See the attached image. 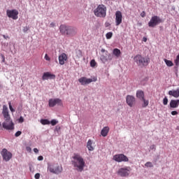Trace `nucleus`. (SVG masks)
<instances>
[{
    "mask_svg": "<svg viewBox=\"0 0 179 179\" xmlns=\"http://www.w3.org/2000/svg\"><path fill=\"white\" fill-rule=\"evenodd\" d=\"M73 160L71 163L73 167L76 169L77 171L82 173L83 170H85V167H86V162H85V159L82 157L80 154L74 153L72 157Z\"/></svg>",
    "mask_w": 179,
    "mask_h": 179,
    "instance_id": "f257e3e1",
    "label": "nucleus"
},
{
    "mask_svg": "<svg viewBox=\"0 0 179 179\" xmlns=\"http://www.w3.org/2000/svg\"><path fill=\"white\" fill-rule=\"evenodd\" d=\"M59 30L62 36H69V37H73L78 33L76 28L66 24L60 25Z\"/></svg>",
    "mask_w": 179,
    "mask_h": 179,
    "instance_id": "f03ea898",
    "label": "nucleus"
},
{
    "mask_svg": "<svg viewBox=\"0 0 179 179\" xmlns=\"http://www.w3.org/2000/svg\"><path fill=\"white\" fill-rule=\"evenodd\" d=\"M94 14L96 17H106L107 15V7L103 4H99L94 10Z\"/></svg>",
    "mask_w": 179,
    "mask_h": 179,
    "instance_id": "7ed1b4c3",
    "label": "nucleus"
},
{
    "mask_svg": "<svg viewBox=\"0 0 179 179\" xmlns=\"http://www.w3.org/2000/svg\"><path fill=\"white\" fill-rule=\"evenodd\" d=\"M134 59L138 66H148V65L149 64V59H145L141 55H136Z\"/></svg>",
    "mask_w": 179,
    "mask_h": 179,
    "instance_id": "20e7f679",
    "label": "nucleus"
},
{
    "mask_svg": "<svg viewBox=\"0 0 179 179\" xmlns=\"http://www.w3.org/2000/svg\"><path fill=\"white\" fill-rule=\"evenodd\" d=\"M78 82L82 86H86V85H90V83H92V82H97V77H94L92 78L81 77L78 79Z\"/></svg>",
    "mask_w": 179,
    "mask_h": 179,
    "instance_id": "39448f33",
    "label": "nucleus"
},
{
    "mask_svg": "<svg viewBox=\"0 0 179 179\" xmlns=\"http://www.w3.org/2000/svg\"><path fill=\"white\" fill-rule=\"evenodd\" d=\"M2 125L3 128H4V129H7V131H12L13 129H15V124H13L10 117L5 119V122H3Z\"/></svg>",
    "mask_w": 179,
    "mask_h": 179,
    "instance_id": "423d86ee",
    "label": "nucleus"
},
{
    "mask_svg": "<svg viewBox=\"0 0 179 179\" xmlns=\"http://www.w3.org/2000/svg\"><path fill=\"white\" fill-rule=\"evenodd\" d=\"M159 23H162V20L160 19V17L157 15L152 16L148 22L149 27H156L157 24Z\"/></svg>",
    "mask_w": 179,
    "mask_h": 179,
    "instance_id": "0eeeda50",
    "label": "nucleus"
},
{
    "mask_svg": "<svg viewBox=\"0 0 179 179\" xmlns=\"http://www.w3.org/2000/svg\"><path fill=\"white\" fill-rule=\"evenodd\" d=\"M113 160L117 162V163H122V162H129V159L124 154H117L113 156Z\"/></svg>",
    "mask_w": 179,
    "mask_h": 179,
    "instance_id": "6e6552de",
    "label": "nucleus"
},
{
    "mask_svg": "<svg viewBox=\"0 0 179 179\" xmlns=\"http://www.w3.org/2000/svg\"><path fill=\"white\" fill-rule=\"evenodd\" d=\"M1 155L3 157V160L5 162H9L12 159L13 155L10 152L8 151L6 148H3L1 152Z\"/></svg>",
    "mask_w": 179,
    "mask_h": 179,
    "instance_id": "1a4fd4ad",
    "label": "nucleus"
},
{
    "mask_svg": "<svg viewBox=\"0 0 179 179\" xmlns=\"http://www.w3.org/2000/svg\"><path fill=\"white\" fill-rule=\"evenodd\" d=\"M130 169L131 168L128 166L120 168L117 171L118 176H120V177H128V176H129Z\"/></svg>",
    "mask_w": 179,
    "mask_h": 179,
    "instance_id": "9d476101",
    "label": "nucleus"
},
{
    "mask_svg": "<svg viewBox=\"0 0 179 179\" xmlns=\"http://www.w3.org/2000/svg\"><path fill=\"white\" fill-rule=\"evenodd\" d=\"M6 15L8 17H10L13 20H17V15H19V11L17 10H7Z\"/></svg>",
    "mask_w": 179,
    "mask_h": 179,
    "instance_id": "9b49d317",
    "label": "nucleus"
},
{
    "mask_svg": "<svg viewBox=\"0 0 179 179\" xmlns=\"http://www.w3.org/2000/svg\"><path fill=\"white\" fill-rule=\"evenodd\" d=\"M126 103L129 107H134L136 103V99L132 95H127L126 96Z\"/></svg>",
    "mask_w": 179,
    "mask_h": 179,
    "instance_id": "f8f14e48",
    "label": "nucleus"
},
{
    "mask_svg": "<svg viewBox=\"0 0 179 179\" xmlns=\"http://www.w3.org/2000/svg\"><path fill=\"white\" fill-rule=\"evenodd\" d=\"M62 100L60 99H49V107H55V106H62Z\"/></svg>",
    "mask_w": 179,
    "mask_h": 179,
    "instance_id": "ddd939ff",
    "label": "nucleus"
},
{
    "mask_svg": "<svg viewBox=\"0 0 179 179\" xmlns=\"http://www.w3.org/2000/svg\"><path fill=\"white\" fill-rule=\"evenodd\" d=\"M48 170L50 173H53L54 174H60V173H62V166L57 165L55 169H54L52 166H50Z\"/></svg>",
    "mask_w": 179,
    "mask_h": 179,
    "instance_id": "4468645a",
    "label": "nucleus"
},
{
    "mask_svg": "<svg viewBox=\"0 0 179 179\" xmlns=\"http://www.w3.org/2000/svg\"><path fill=\"white\" fill-rule=\"evenodd\" d=\"M115 23L116 26H120L122 23V13L121 11H117L115 13Z\"/></svg>",
    "mask_w": 179,
    "mask_h": 179,
    "instance_id": "2eb2a0df",
    "label": "nucleus"
},
{
    "mask_svg": "<svg viewBox=\"0 0 179 179\" xmlns=\"http://www.w3.org/2000/svg\"><path fill=\"white\" fill-rule=\"evenodd\" d=\"M113 58V55H111L110 53H108V52H106V56L104 55L101 56V61H102L103 64H106V62H108V61H111Z\"/></svg>",
    "mask_w": 179,
    "mask_h": 179,
    "instance_id": "dca6fc26",
    "label": "nucleus"
},
{
    "mask_svg": "<svg viewBox=\"0 0 179 179\" xmlns=\"http://www.w3.org/2000/svg\"><path fill=\"white\" fill-rule=\"evenodd\" d=\"M68 60V56L65 53H62L59 55V64L60 65H64L65 62Z\"/></svg>",
    "mask_w": 179,
    "mask_h": 179,
    "instance_id": "f3484780",
    "label": "nucleus"
},
{
    "mask_svg": "<svg viewBox=\"0 0 179 179\" xmlns=\"http://www.w3.org/2000/svg\"><path fill=\"white\" fill-rule=\"evenodd\" d=\"M2 114L3 115L4 120H8L10 118V115H9V109H8V106L6 105L3 106Z\"/></svg>",
    "mask_w": 179,
    "mask_h": 179,
    "instance_id": "a211bd4d",
    "label": "nucleus"
},
{
    "mask_svg": "<svg viewBox=\"0 0 179 179\" xmlns=\"http://www.w3.org/2000/svg\"><path fill=\"white\" fill-rule=\"evenodd\" d=\"M43 80H48V79H55V75L51 74L50 72H45L42 76Z\"/></svg>",
    "mask_w": 179,
    "mask_h": 179,
    "instance_id": "6ab92c4d",
    "label": "nucleus"
},
{
    "mask_svg": "<svg viewBox=\"0 0 179 179\" xmlns=\"http://www.w3.org/2000/svg\"><path fill=\"white\" fill-rule=\"evenodd\" d=\"M179 99L171 100L169 103L170 108H178Z\"/></svg>",
    "mask_w": 179,
    "mask_h": 179,
    "instance_id": "aec40b11",
    "label": "nucleus"
},
{
    "mask_svg": "<svg viewBox=\"0 0 179 179\" xmlns=\"http://www.w3.org/2000/svg\"><path fill=\"white\" fill-rule=\"evenodd\" d=\"M168 94L169 96H173V97H176V99H177L179 97V88L177 90H170Z\"/></svg>",
    "mask_w": 179,
    "mask_h": 179,
    "instance_id": "412c9836",
    "label": "nucleus"
},
{
    "mask_svg": "<svg viewBox=\"0 0 179 179\" xmlns=\"http://www.w3.org/2000/svg\"><path fill=\"white\" fill-rule=\"evenodd\" d=\"M108 132H110V127H105L101 131V136L106 137L108 135Z\"/></svg>",
    "mask_w": 179,
    "mask_h": 179,
    "instance_id": "4be33fe9",
    "label": "nucleus"
},
{
    "mask_svg": "<svg viewBox=\"0 0 179 179\" xmlns=\"http://www.w3.org/2000/svg\"><path fill=\"white\" fill-rule=\"evenodd\" d=\"M136 98L139 99V100H142L145 99V93L142 90H138L136 92Z\"/></svg>",
    "mask_w": 179,
    "mask_h": 179,
    "instance_id": "5701e85b",
    "label": "nucleus"
},
{
    "mask_svg": "<svg viewBox=\"0 0 179 179\" xmlns=\"http://www.w3.org/2000/svg\"><path fill=\"white\" fill-rule=\"evenodd\" d=\"M87 148L90 152H93V150H94V148H93V141H92V140H88L87 143Z\"/></svg>",
    "mask_w": 179,
    "mask_h": 179,
    "instance_id": "b1692460",
    "label": "nucleus"
},
{
    "mask_svg": "<svg viewBox=\"0 0 179 179\" xmlns=\"http://www.w3.org/2000/svg\"><path fill=\"white\" fill-rule=\"evenodd\" d=\"M113 52V55H115V57H117V58H118L120 55H121V50H120V49L118 48H115Z\"/></svg>",
    "mask_w": 179,
    "mask_h": 179,
    "instance_id": "393cba45",
    "label": "nucleus"
},
{
    "mask_svg": "<svg viewBox=\"0 0 179 179\" xmlns=\"http://www.w3.org/2000/svg\"><path fill=\"white\" fill-rule=\"evenodd\" d=\"M164 61L166 65H167L168 66H174V63H173V62L171 60L164 59Z\"/></svg>",
    "mask_w": 179,
    "mask_h": 179,
    "instance_id": "a878e982",
    "label": "nucleus"
},
{
    "mask_svg": "<svg viewBox=\"0 0 179 179\" xmlns=\"http://www.w3.org/2000/svg\"><path fill=\"white\" fill-rule=\"evenodd\" d=\"M41 124H42V125H50V122L47 119H41Z\"/></svg>",
    "mask_w": 179,
    "mask_h": 179,
    "instance_id": "bb28decb",
    "label": "nucleus"
},
{
    "mask_svg": "<svg viewBox=\"0 0 179 179\" xmlns=\"http://www.w3.org/2000/svg\"><path fill=\"white\" fill-rule=\"evenodd\" d=\"M142 101H143V103L142 104V107L143 108H145V107H148L149 106V101L145 99V98H143V99H141Z\"/></svg>",
    "mask_w": 179,
    "mask_h": 179,
    "instance_id": "cd10ccee",
    "label": "nucleus"
},
{
    "mask_svg": "<svg viewBox=\"0 0 179 179\" xmlns=\"http://www.w3.org/2000/svg\"><path fill=\"white\" fill-rule=\"evenodd\" d=\"M106 37L107 40H110V38H111V37H113V32H108L106 34Z\"/></svg>",
    "mask_w": 179,
    "mask_h": 179,
    "instance_id": "c85d7f7f",
    "label": "nucleus"
},
{
    "mask_svg": "<svg viewBox=\"0 0 179 179\" xmlns=\"http://www.w3.org/2000/svg\"><path fill=\"white\" fill-rule=\"evenodd\" d=\"M50 124L51 125H52V127L57 125V124H58V120L53 119L50 121Z\"/></svg>",
    "mask_w": 179,
    "mask_h": 179,
    "instance_id": "c756f323",
    "label": "nucleus"
},
{
    "mask_svg": "<svg viewBox=\"0 0 179 179\" xmlns=\"http://www.w3.org/2000/svg\"><path fill=\"white\" fill-rule=\"evenodd\" d=\"M168 103H169V99H167V96H165L163 99L164 106H167Z\"/></svg>",
    "mask_w": 179,
    "mask_h": 179,
    "instance_id": "7c9ffc66",
    "label": "nucleus"
},
{
    "mask_svg": "<svg viewBox=\"0 0 179 179\" xmlns=\"http://www.w3.org/2000/svg\"><path fill=\"white\" fill-rule=\"evenodd\" d=\"M96 60H94V59L91 60V62H90V66H91L92 68H94V66H96Z\"/></svg>",
    "mask_w": 179,
    "mask_h": 179,
    "instance_id": "2f4dec72",
    "label": "nucleus"
},
{
    "mask_svg": "<svg viewBox=\"0 0 179 179\" xmlns=\"http://www.w3.org/2000/svg\"><path fill=\"white\" fill-rule=\"evenodd\" d=\"M145 167H153V164L150 162H148L145 164Z\"/></svg>",
    "mask_w": 179,
    "mask_h": 179,
    "instance_id": "473e14b6",
    "label": "nucleus"
},
{
    "mask_svg": "<svg viewBox=\"0 0 179 179\" xmlns=\"http://www.w3.org/2000/svg\"><path fill=\"white\" fill-rule=\"evenodd\" d=\"M8 106H9L10 111H11V113H15V109H13V107H12V104L10 103V102L8 103Z\"/></svg>",
    "mask_w": 179,
    "mask_h": 179,
    "instance_id": "72a5a7b5",
    "label": "nucleus"
},
{
    "mask_svg": "<svg viewBox=\"0 0 179 179\" xmlns=\"http://www.w3.org/2000/svg\"><path fill=\"white\" fill-rule=\"evenodd\" d=\"M175 64L177 66L179 65V55L176 57V59H175Z\"/></svg>",
    "mask_w": 179,
    "mask_h": 179,
    "instance_id": "f704fd0d",
    "label": "nucleus"
},
{
    "mask_svg": "<svg viewBox=\"0 0 179 179\" xmlns=\"http://www.w3.org/2000/svg\"><path fill=\"white\" fill-rule=\"evenodd\" d=\"M22 135V131H18L15 134V138H17L19 136H20Z\"/></svg>",
    "mask_w": 179,
    "mask_h": 179,
    "instance_id": "c9c22d12",
    "label": "nucleus"
},
{
    "mask_svg": "<svg viewBox=\"0 0 179 179\" xmlns=\"http://www.w3.org/2000/svg\"><path fill=\"white\" fill-rule=\"evenodd\" d=\"M18 122L20 124H22V122H24V118H23L22 116L18 119Z\"/></svg>",
    "mask_w": 179,
    "mask_h": 179,
    "instance_id": "e433bc0d",
    "label": "nucleus"
},
{
    "mask_svg": "<svg viewBox=\"0 0 179 179\" xmlns=\"http://www.w3.org/2000/svg\"><path fill=\"white\" fill-rule=\"evenodd\" d=\"M45 59L46 61H51V58H50V57L48 56V54H45Z\"/></svg>",
    "mask_w": 179,
    "mask_h": 179,
    "instance_id": "4c0bfd02",
    "label": "nucleus"
},
{
    "mask_svg": "<svg viewBox=\"0 0 179 179\" xmlns=\"http://www.w3.org/2000/svg\"><path fill=\"white\" fill-rule=\"evenodd\" d=\"M171 115H178V112L177 110H173L171 113Z\"/></svg>",
    "mask_w": 179,
    "mask_h": 179,
    "instance_id": "58836bf2",
    "label": "nucleus"
},
{
    "mask_svg": "<svg viewBox=\"0 0 179 179\" xmlns=\"http://www.w3.org/2000/svg\"><path fill=\"white\" fill-rule=\"evenodd\" d=\"M150 149L151 150H156V145H150Z\"/></svg>",
    "mask_w": 179,
    "mask_h": 179,
    "instance_id": "ea45409f",
    "label": "nucleus"
},
{
    "mask_svg": "<svg viewBox=\"0 0 179 179\" xmlns=\"http://www.w3.org/2000/svg\"><path fill=\"white\" fill-rule=\"evenodd\" d=\"M23 31L24 33H27V31H29V27H24Z\"/></svg>",
    "mask_w": 179,
    "mask_h": 179,
    "instance_id": "a19ab883",
    "label": "nucleus"
},
{
    "mask_svg": "<svg viewBox=\"0 0 179 179\" xmlns=\"http://www.w3.org/2000/svg\"><path fill=\"white\" fill-rule=\"evenodd\" d=\"M141 17H145L146 16V13H145V11H143L141 13Z\"/></svg>",
    "mask_w": 179,
    "mask_h": 179,
    "instance_id": "79ce46f5",
    "label": "nucleus"
},
{
    "mask_svg": "<svg viewBox=\"0 0 179 179\" xmlns=\"http://www.w3.org/2000/svg\"><path fill=\"white\" fill-rule=\"evenodd\" d=\"M35 178L36 179H40V173H36L35 176H34Z\"/></svg>",
    "mask_w": 179,
    "mask_h": 179,
    "instance_id": "37998d69",
    "label": "nucleus"
},
{
    "mask_svg": "<svg viewBox=\"0 0 179 179\" xmlns=\"http://www.w3.org/2000/svg\"><path fill=\"white\" fill-rule=\"evenodd\" d=\"M27 152H31V148L30 147H26Z\"/></svg>",
    "mask_w": 179,
    "mask_h": 179,
    "instance_id": "c03bdc74",
    "label": "nucleus"
},
{
    "mask_svg": "<svg viewBox=\"0 0 179 179\" xmlns=\"http://www.w3.org/2000/svg\"><path fill=\"white\" fill-rule=\"evenodd\" d=\"M43 159H44V157H43V156L38 157V160L41 161V160H43Z\"/></svg>",
    "mask_w": 179,
    "mask_h": 179,
    "instance_id": "a18cd8bd",
    "label": "nucleus"
},
{
    "mask_svg": "<svg viewBox=\"0 0 179 179\" xmlns=\"http://www.w3.org/2000/svg\"><path fill=\"white\" fill-rule=\"evenodd\" d=\"M78 57H82V51L81 50H78Z\"/></svg>",
    "mask_w": 179,
    "mask_h": 179,
    "instance_id": "49530a36",
    "label": "nucleus"
},
{
    "mask_svg": "<svg viewBox=\"0 0 179 179\" xmlns=\"http://www.w3.org/2000/svg\"><path fill=\"white\" fill-rule=\"evenodd\" d=\"M50 27H55V23L51 22L50 23Z\"/></svg>",
    "mask_w": 179,
    "mask_h": 179,
    "instance_id": "de8ad7c7",
    "label": "nucleus"
},
{
    "mask_svg": "<svg viewBox=\"0 0 179 179\" xmlns=\"http://www.w3.org/2000/svg\"><path fill=\"white\" fill-rule=\"evenodd\" d=\"M2 58V62H5V56L3 55H1Z\"/></svg>",
    "mask_w": 179,
    "mask_h": 179,
    "instance_id": "09e8293b",
    "label": "nucleus"
},
{
    "mask_svg": "<svg viewBox=\"0 0 179 179\" xmlns=\"http://www.w3.org/2000/svg\"><path fill=\"white\" fill-rule=\"evenodd\" d=\"M34 153H38V149L34 148Z\"/></svg>",
    "mask_w": 179,
    "mask_h": 179,
    "instance_id": "8fccbe9b",
    "label": "nucleus"
},
{
    "mask_svg": "<svg viewBox=\"0 0 179 179\" xmlns=\"http://www.w3.org/2000/svg\"><path fill=\"white\" fill-rule=\"evenodd\" d=\"M145 82H148V80H149V78L145 77Z\"/></svg>",
    "mask_w": 179,
    "mask_h": 179,
    "instance_id": "3c124183",
    "label": "nucleus"
},
{
    "mask_svg": "<svg viewBox=\"0 0 179 179\" xmlns=\"http://www.w3.org/2000/svg\"><path fill=\"white\" fill-rule=\"evenodd\" d=\"M143 41H145V43H146V41H148V39L146 38H143Z\"/></svg>",
    "mask_w": 179,
    "mask_h": 179,
    "instance_id": "603ef678",
    "label": "nucleus"
},
{
    "mask_svg": "<svg viewBox=\"0 0 179 179\" xmlns=\"http://www.w3.org/2000/svg\"><path fill=\"white\" fill-rule=\"evenodd\" d=\"M101 52H106V50H104V49H101Z\"/></svg>",
    "mask_w": 179,
    "mask_h": 179,
    "instance_id": "864d4df0",
    "label": "nucleus"
},
{
    "mask_svg": "<svg viewBox=\"0 0 179 179\" xmlns=\"http://www.w3.org/2000/svg\"><path fill=\"white\" fill-rule=\"evenodd\" d=\"M4 38H5V35L3 36Z\"/></svg>",
    "mask_w": 179,
    "mask_h": 179,
    "instance_id": "5fc2aeb1",
    "label": "nucleus"
},
{
    "mask_svg": "<svg viewBox=\"0 0 179 179\" xmlns=\"http://www.w3.org/2000/svg\"><path fill=\"white\" fill-rule=\"evenodd\" d=\"M0 127H1V124H0Z\"/></svg>",
    "mask_w": 179,
    "mask_h": 179,
    "instance_id": "6e6d98bb",
    "label": "nucleus"
}]
</instances>
